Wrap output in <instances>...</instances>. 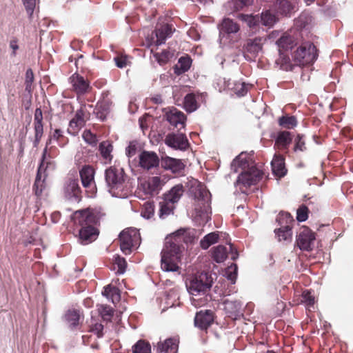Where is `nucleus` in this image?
Instances as JSON below:
<instances>
[{
  "mask_svg": "<svg viewBox=\"0 0 353 353\" xmlns=\"http://www.w3.org/2000/svg\"><path fill=\"white\" fill-rule=\"evenodd\" d=\"M140 241V233L136 228L125 229L119 234L120 248L125 254H130L132 248L139 245Z\"/></svg>",
  "mask_w": 353,
  "mask_h": 353,
  "instance_id": "1a4fd4ad",
  "label": "nucleus"
},
{
  "mask_svg": "<svg viewBox=\"0 0 353 353\" xmlns=\"http://www.w3.org/2000/svg\"><path fill=\"white\" fill-rule=\"evenodd\" d=\"M56 168V163L50 157H46V149L44 150L41 163L38 168L36 179L33 185V192L37 197L41 195L46 188V179Z\"/></svg>",
  "mask_w": 353,
  "mask_h": 353,
  "instance_id": "20e7f679",
  "label": "nucleus"
},
{
  "mask_svg": "<svg viewBox=\"0 0 353 353\" xmlns=\"http://www.w3.org/2000/svg\"><path fill=\"white\" fill-rule=\"evenodd\" d=\"M100 154L105 163H110L112 159V152L113 145L109 141H105L100 143L99 146Z\"/></svg>",
  "mask_w": 353,
  "mask_h": 353,
  "instance_id": "2f4dec72",
  "label": "nucleus"
},
{
  "mask_svg": "<svg viewBox=\"0 0 353 353\" xmlns=\"http://www.w3.org/2000/svg\"><path fill=\"white\" fill-rule=\"evenodd\" d=\"M52 139L55 141L60 147L65 146L69 142L68 138L63 134L61 129H55L50 133L49 141H51Z\"/></svg>",
  "mask_w": 353,
  "mask_h": 353,
  "instance_id": "a19ab883",
  "label": "nucleus"
},
{
  "mask_svg": "<svg viewBox=\"0 0 353 353\" xmlns=\"http://www.w3.org/2000/svg\"><path fill=\"white\" fill-rule=\"evenodd\" d=\"M211 256L216 263H221L228 256H230L232 260L235 261L239 256V253L233 245L230 243L228 245H219L214 247L211 250Z\"/></svg>",
  "mask_w": 353,
  "mask_h": 353,
  "instance_id": "f8f14e48",
  "label": "nucleus"
},
{
  "mask_svg": "<svg viewBox=\"0 0 353 353\" xmlns=\"http://www.w3.org/2000/svg\"><path fill=\"white\" fill-rule=\"evenodd\" d=\"M214 318L215 314L212 310H200L196 313L194 325L200 330L206 331L212 325Z\"/></svg>",
  "mask_w": 353,
  "mask_h": 353,
  "instance_id": "f3484780",
  "label": "nucleus"
},
{
  "mask_svg": "<svg viewBox=\"0 0 353 353\" xmlns=\"http://www.w3.org/2000/svg\"><path fill=\"white\" fill-rule=\"evenodd\" d=\"M248 24L250 28H256L259 26L260 24H261V19H260V15L256 14L254 16H250L247 20Z\"/></svg>",
  "mask_w": 353,
  "mask_h": 353,
  "instance_id": "e2e57ef3",
  "label": "nucleus"
},
{
  "mask_svg": "<svg viewBox=\"0 0 353 353\" xmlns=\"http://www.w3.org/2000/svg\"><path fill=\"white\" fill-rule=\"evenodd\" d=\"M34 81V74L31 69L27 70L26 72V90L28 92V94L26 96V101H23V106L28 109L31 105V92L34 89L33 85Z\"/></svg>",
  "mask_w": 353,
  "mask_h": 353,
  "instance_id": "c85d7f7f",
  "label": "nucleus"
},
{
  "mask_svg": "<svg viewBox=\"0 0 353 353\" xmlns=\"http://www.w3.org/2000/svg\"><path fill=\"white\" fill-rule=\"evenodd\" d=\"M82 137L84 141L90 145H94L98 141L97 136L88 130L83 132Z\"/></svg>",
  "mask_w": 353,
  "mask_h": 353,
  "instance_id": "5fc2aeb1",
  "label": "nucleus"
},
{
  "mask_svg": "<svg viewBox=\"0 0 353 353\" xmlns=\"http://www.w3.org/2000/svg\"><path fill=\"white\" fill-rule=\"evenodd\" d=\"M302 301L304 302L307 307H313L315 303L314 296L309 290H305L302 294Z\"/></svg>",
  "mask_w": 353,
  "mask_h": 353,
  "instance_id": "864d4df0",
  "label": "nucleus"
},
{
  "mask_svg": "<svg viewBox=\"0 0 353 353\" xmlns=\"http://www.w3.org/2000/svg\"><path fill=\"white\" fill-rule=\"evenodd\" d=\"M150 101L155 104H161L163 103L162 97L160 94H157L150 99Z\"/></svg>",
  "mask_w": 353,
  "mask_h": 353,
  "instance_id": "338daca9",
  "label": "nucleus"
},
{
  "mask_svg": "<svg viewBox=\"0 0 353 353\" xmlns=\"http://www.w3.org/2000/svg\"><path fill=\"white\" fill-rule=\"evenodd\" d=\"M65 192L70 196L74 197L76 201H80L81 197V191L77 180H70L65 187Z\"/></svg>",
  "mask_w": 353,
  "mask_h": 353,
  "instance_id": "4c0bfd02",
  "label": "nucleus"
},
{
  "mask_svg": "<svg viewBox=\"0 0 353 353\" xmlns=\"http://www.w3.org/2000/svg\"><path fill=\"white\" fill-rule=\"evenodd\" d=\"M260 19L261 25L268 28L272 27L278 21V17L276 14L272 13L269 10L261 12Z\"/></svg>",
  "mask_w": 353,
  "mask_h": 353,
  "instance_id": "58836bf2",
  "label": "nucleus"
},
{
  "mask_svg": "<svg viewBox=\"0 0 353 353\" xmlns=\"http://www.w3.org/2000/svg\"><path fill=\"white\" fill-rule=\"evenodd\" d=\"M116 65L118 68H125L128 63V57L123 54L117 55L114 58Z\"/></svg>",
  "mask_w": 353,
  "mask_h": 353,
  "instance_id": "bf43d9fd",
  "label": "nucleus"
},
{
  "mask_svg": "<svg viewBox=\"0 0 353 353\" xmlns=\"http://www.w3.org/2000/svg\"><path fill=\"white\" fill-rule=\"evenodd\" d=\"M174 209V204L167 201L164 198L162 201L159 203V216L162 219L168 216L173 212Z\"/></svg>",
  "mask_w": 353,
  "mask_h": 353,
  "instance_id": "c03bdc74",
  "label": "nucleus"
},
{
  "mask_svg": "<svg viewBox=\"0 0 353 353\" xmlns=\"http://www.w3.org/2000/svg\"><path fill=\"white\" fill-rule=\"evenodd\" d=\"M261 39L256 37L254 39H248L244 46V52L250 53L252 56L256 54L261 50Z\"/></svg>",
  "mask_w": 353,
  "mask_h": 353,
  "instance_id": "72a5a7b5",
  "label": "nucleus"
},
{
  "mask_svg": "<svg viewBox=\"0 0 353 353\" xmlns=\"http://www.w3.org/2000/svg\"><path fill=\"white\" fill-rule=\"evenodd\" d=\"M292 141L291 133L288 131H282L279 133L276 139V144L280 148H287Z\"/></svg>",
  "mask_w": 353,
  "mask_h": 353,
  "instance_id": "37998d69",
  "label": "nucleus"
},
{
  "mask_svg": "<svg viewBox=\"0 0 353 353\" xmlns=\"http://www.w3.org/2000/svg\"><path fill=\"white\" fill-rule=\"evenodd\" d=\"M301 34L298 31L285 32L276 41L280 52V59H282V63H287L290 58L284 52L292 49L297 45Z\"/></svg>",
  "mask_w": 353,
  "mask_h": 353,
  "instance_id": "9d476101",
  "label": "nucleus"
},
{
  "mask_svg": "<svg viewBox=\"0 0 353 353\" xmlns=\"http://www.w3.org/2000/svg\"><path fill=\"white\" fill-rule=\"evenodd\" d=\"M218 233L211 232L205 235L200 241V245L203 250L208 249L210 245L216 243L219 240Z\"/></svg>",
  "mask_w": 353,
  "mask_h": 353,
  "instance_id": "a18cd8bd",
  "label": "nucleus"
},
{
  "mask_svg": "<svg viewBox=\"0 0 353 353\" xmlns=\"http://www.w3.org/2000/svg\"><path fill=\"white\" fill-rule=\"evenodd\" d=\"M139 150V144L136 141H130L129 145L127 147L125 150L126 155L128 157H134Z\"/></svg>",
  "mask_w": 353,
  "mask_h": 353,
  "instance_id": "13d9d810",
  "label": "nucleus"
},
{
  "mask_svg": "<svg viewBox=\"0 0 353 353\" xmlns=\"http://www.w3.org/2000/svg\"><path fill=\"white\" fill-rule=\"evenodd\" d=\"M206 97V93H188L183 99V108L188 113H192L199 109V102H205Z\"/></svg>",
  "mask_w": 353,
  "mask_h": 353,
  "instance_id": "dca6fc26",
  "label": "nucleus"
},
{
  "mask_svg": "<svg viewBox=\"0 0 353 353\" xmlns=\"http://www.w3.org/2000/svg\"><path fill=\"white\" fill-rule=\"evenodd\" d=\"M114 265L118 268L117 273L123 274L125 272L127 268V262L124 258L117 256L114 258Z\"/></svg>",
  "mask_w": 353,
  "mask_h": 353,
  "instance_id": "3c124183",
  "label": "nucleus"
},
{
  "mask_svg": "<svg viewBox=\"0 0 353 353\" xmlns=\"http://www.w3.org/2000/svg\"><path fill=\"white\" fill-rule=\"evenodd\" d=\"M273 7L277 14L290 17L296 11L297 3L295 0H276Z\"/></svg>",
  "mask_w": 353,
  "mask_h": 353,
  "instance_id": "a211bd4d",
  "label": "nucleus"
},
{
  "mask_svg": "<svg viewBox=\"0 0 353 353\" xmlns=\"http://www.w3.org/2000/svg\"><path fill=\"white\" fill-rule=\"evenodd\" d=\"M212 284V278L211 274L208 272H201L191 279L188 290L193 296L200 293L205 294L210 289Z\"/></svg>",
  "mask_w": 353,
  "mask_h": 353,
  "instance_id": "9b49d317",
  "label": "nucleus"
},
{
  "mask_svg": "<svg viewBox=\"0 0 353 353\" xmlns=\"http://www.w3.org/2000/svg\"><path fill=\"white\" fill-rule=\"evenodd\" d=\"M303 136L298 134L295 138V144L294 147V152H303L306 150L305 141L303 140Z\"/></svg>",
  "mask_w": 353,
  "mask_h": 353,
  "instance_id": "4d7b16f0",
  "label": "nucleus"
},
{
  "mask_svg": "<svg viewBox=\"0 0 353 353\" xmlns=\"http://www.w3.org/2000/svg\"><path fill=\"white\" fill-rule=\"evenodd\" d=\"M105 181L110 193L117 197L127 194V179L124 170L119 166H111L105 170Z\"/></svg>",
  "mask_w": 353,
  "mask_h": 353,
  "instance_id": "7ed1b4c3",
  "label": "nucleus"
},
{
  "mask_svg": "<svg viewBox=\"0 0 353 353\" xmlns=\"http://www.w3.org/2000/svg\"><path fill=\"white\" fill-rule=\"evenodd\" d=\"M252 0H236L235 8L237 10H241L243 7L250 5Z\"/></svg>",
  "mask_w": 353,
  "mask_h": 353,
  "instance_id": "69168bd1",
  "label": "nucleus"
},
{
  "mask_svg": "<svg viewBox=\"0 0 353 353\" xmlns=\"http://www.w3.org/2000/svg\"><path fill=\"white\" fill-rule=\"evenodd\" d=\"M179 236L167 239L161 251V267L166 272H176L179 270L178 263L181 261V246Z\"/></svg>",
  "mask_w": 353,
  "mask_h": 353,
  "instance_id": "f03ea898",
  "label": "nucleus"
},
{
  "mask_svg": "<svg viewBox=\"0 0 353 353\" xmlns=\"http://www.w3.org/2000/svg\"><path fill=\"white\" fill-rule=\"evenodd\" d=\"M175 28L172 24L166 23H158L155 28V35L157 39L155 41L156 46L164 43L168 38L172 37Z\"/></svg>",
  "mask_w": 353,
  "mask_h": 353,
  "instance_id": "b1692460",
  "label": "nucleus"
},
{
  "mask_svg": "<svg viewBox=\"0 0 353 353\" xmlns=\"http://www.w3.org/2000/svg\"><path fill=\"white\" fill-rule=\"evenodd\" d=\"M176 341L172 339H168L164 342L158 343L157 350L159 352L172 353L176 349Z\"/></svg>",
  "mask_w": 353,
  "mask_h": 353,
  "instance_id": "ea45409f",
  "label": "nucleus"
},
{
  "mask_svg": "<svg viewBox=\"0 0 353 353\" xmlns=\"http://www.w3.org/2000/svg\"><path fill=\"white\" fill-rule=\"evenodd\" d=\"M105 214L99 209H85L77 210L72 216L74 224L79 227L78 240L83 245H87L97 239L99 231L95 227Z\"/></svg>",
  "mask_w": 353,
  "mask_h": 353,
  "instance_id": "f257e3e1",
  "label": "nucleus"
},
{
  "mask_svg": "<svg viewBox=\"0 0 353 353\" xmlns=\"http://www.w3.org/2000/svg\"><path fill=\"white\" fill-rule=\"evenodd\" d=\"M308 211L309 209L307 206L301 205L297 210L296 219L300 222L306 221L308 218Z\"/></svg>",
  "mask_w": 353,
  "mask_h": 353,
  "instance_id": "603ef678",
  "label": "nucleus"
},
{
  "mask_svg": "<svg viewBox=\"0 0 353 353\" xmlns=\"http://www.w3.org/2000/svg\"><path fill=\"white\" fill-rule=\"evenodd\" d=\"M23 5L26 7L27 14L31 17L34 12L36 6V0H25Z\"/></svg>",
  "mask_w": 353,
  "mask_h": 353,
  "instance_id": "680f3d73",
  "label": "nucleus"
},
{
  "mask_svg": "<svg viewBox=\"0 0 353 353\" xmlns=\"http://www.w3.org/2000/svg\"><path fill=\"white\" fill-rule=\"evenodd\" d=\"M276 221L280 225L279 228L274 230L278 241L290 242L292 239L293 218L289 213H281L279 214Z\"/></svg>",
  "mask_w": 353,
  "mask_h": 353,
  "instance_id": "0eeeda50",
  "label": "nucleus"
},
{
  "mask_svg": "<svg viewBox=\"0 0 353 353\" xmlns=\"http://www.w3.org/2000/svg\"><path fill=\"white\" fill-rule=\"evenodd\" d=\"M234 90L238 96L243 97L248 92V85L245 83H237L235 85Z\"/></svg>",
  "mask_w": 353,
  "mask_h": 353,
  "instance_id": "052dcab7",
  "label": "nucleus"
},
{
  "mask_svg": "<svg viewBox=\"0 0 353 353\" xmlns=\"http://www.w3.org/2000/svg\"><path fill=\"white\" fill-rule=\"evenodd\" d=\"M240 30L239 24L234 20L225 18L220 26L221 34H231L237 33Z\"/></svg>",
  "mask_w": 353,
  "mask_h": 353,
  "instance_id": "c756f323",
  "label": "nucleus"
},
{
  "mask_svg": "<svg viewBox=\"0 0 353 353\" xmlns=\"http://www.w3.org/2000/svg\"><path fill=\"white\" fill-rule=\"evenodd\" d=\"M94 172L92 166L89 165H83L80 170L79 174L84 188H94L95 187Z\"/></svg>",
  "mask_w": 353,
  "mask_h": 353,
  "instance_id": "393cba45",
  "label": "nucleus"
},
{
  "mask_svg": "<svg viewBox=\"0 0 353 353\" xmlns=\"http://www.w3.org/2000/svg\"><path fill=\"white\" fill-rule=\"evenodd\" d=\"M167 120L171 125L181 130L185 128L186 116L182 112L174 108L167 114Z\"/></svg>",
  "mask_w": 353,
  "mask_h": 353,
  "instance_id": "a878e982",
  "label": "nucleus"
},
{
  "mask_svg": "<svg viewBox=\"0 0 353 353\" xmlns=\"http://www.w3.org/2000/svg\"><path fill=\"white\" fill-rule=\"evenodd\" d=\"M278 123L283 128L292 129L297 125L298 121L296 117L287 114L279 117Z\"/></svg>",
  "mask_w": 353,
  "mask_h": 353,
  "instance_id": "79ce46f5",
  "label": "nucleus"
},
{
  "mask_svg": "<svg viewBox=\"0 0 353 353\" xmlns=\"http://www.w3.org/2000/svg\"><path fill=\"white\" fill-rule=\"evenodd\" d=\"M102 294L105 296L107 299L111 300V301L114 304H116L117 303L119 302L121 299V294L119 289L111 285H108L104 288V290L102 292Z\"/></svg>",
  "mask_w": 353,
  "mask_h": 353,
  "instance_id": "f704fd0d",
  "label": "nucleus"
},
{
  "mask_svg": "<svg viewBox=\"0 0 353 353\" xmlns=\"http://www.w3.org/2000/svg\"><path fill=\"white\" fill-rule=\"evenodd\" d=\"M70 82L72 85V90L77 95H83L90 92L92 89L89 81L78 73H74L70 77Z\"/></svg>",
  "mask_w": 353,
  "mask_h": 353,
  "instance_id": "aec40b11",
  "label": "nucleus"
},
{
  "mask_svg": "<svg viewBox=\"0 0 353 353\" xmlns=\"http://www.w3.org/2000/svg\"><path fill=\"white\" fill-rule=\"evenodd\" d=\"M225 310L230 316H236L241 310L242 305L239 301L225 300L223 302Z\"/></svg>",
  "mask_w": 353,
  "mask_h": 353,
  "instance_id": "c9c22d12",
  "label": "nucleus"
},
{
  "mask_svg": "<svg viewBox=\"0 0 353 353\" xmlns=\"http://www.w3.org/2000/svg\"><path fill=\"white\" fill-rule=\"evenodd\" d=\"M88 114L89 113L85 109V105H82L77 110L74 117L70 121L67 129L68 133L72 136H77L81 129L85 125Z\"/></svg>",
  "mask_w": 353,
  "mask_h": 353,
  "instance_id": "4468645a",
  "label": "nucleus"
},
{
  "mask_svg": "<svg viewBox=\"0 0 353 353\" xmlns=\"http://www.w3.org/2000/svg\"><path fill=\"white\" fill-rule=\"evenodd\" d=\"M139 166L144 170H150L159 165V158L154 152L143 150L139 154Z\"/></svg>",
  "mask_w": 353,
  "mask_h": 353,
  "instance_id": "412c9836",
  "label": "nucleus"
},
{
  "mask_svg": "<svg viewBox=\"0 0 353 353\" xmlns=\"http://www.w3.org/2000/svg\"><path fill=\"white\" fill-rule=\"evenodd\" d=\"M316 239L315 234L309 228L303 226L300 228L296 235V243L301 250L310 251L314 248Z\"/></svg>",
  "mask_w": 353,
  "mask_h": 353,
  "instance_id": "ddd939ff",
  "label": "nucleus"
},
{
  "mask_svg": "<svg viewBox=\"0 0 353 353\" xmlns=\"http://www.w3.org/2000/svg\"><path fill=\"white\" fill-rule=\"evenodd\" d=\"M34 124L35 131V139L36 141H39L41 138L43 132V114L40 108H38L35 110L34 117Z\"/></svg>",
  "mask_w": 353,
  "mask_h": 353,
  "instance_id": "7c9ffc66",
  "label": "nucleus"
},
{
  "mask_svg": "<svg viewBox=\"0 0 353 353\" xmlns=\"http://www.w3.org/2000/svg\"><path fill=\"white\" fill-rule=\"evenodd\" d=\"M173 55L174 54L169 50H163L161 52L154 54V57L160 65L167 63Z\"/></svg>",
  "mask_w": 353,
  "mask_h": 353,
  "instance_id": "de8ad7c7",
  "label": "nucleus"
},
{
  "mask_svg": "<svg viewBox=\"0 0 353 353\" xmlns=\"http://www.w3.org/2000/svg\"><path fill=\"white\" fill-rule=\"evenodd\" d=\"M154 213V205L153 202H145L141 209V215L147 219L151 218Z\"/></svg>",
  "mask_w": 353,
  "mask_h": 353,
  "instance_id": "8fccbe9b",
  "label": "nucleus"
},
{
  "mask_svg": "<svg viewBox=\"0 0 353 353\" xmlns=\"http://www.w3.org/2000/svg\"><path fill=\"white\" fill-rule=\"evenodd\" d=\"M161 165L163 169L170 170L176 176L183 175L185 168V165L181 159L170 157L162 158Z\"/></svg>",
  "mask_w": 353,
  "mask_h": 353,
  "instance_id": "4be33fe9",
  "label": "nucleus"
},
{
  "mask_svg": "<svg viewBox=\"0 0 353 353\" xmlns=\"http://www.w3.org/2000/svg\"><path fill=\"white\" fill-rule=\"evenodd\" d=\"M133 353H151V345L150 343L145 340H139L132 346Z\"/></svg>",
  "mask_w": 353,
  "mask_h": 353,
  "instance_id": "49530a36",
  "label": "nucleus"
},
{
  "mask_svg": "<svg viewBox=\"0 0 353 353\" xmlns=\"http://www.w3.org/2000/svg\"><path fill=\"white\" fill-rule=\"evenodd\" d=\"M190 192L194 199L195 210L201 216L208 214L210 210V193L202 184L192 187Z\"/></svg>",
  "mask_w": 353,
  "mask_h": 353,
  "instance_id": "39448f33",
  "label": "nucleus"
},
{
  "mask_svg": "<svg viewBox=\"0 0 353 353\" xmlns=\"http://www.w3.org/2000/svg\"><path fill=\"white\" fill-rule=\"evenodd\" d=\"M316 47L312 43H304L294 53L295 61L300 65L313 63L318 57Z\"/></svg>",
  "mask_w": 353,
  "mask_h": 353,
  "instance_id": "6e6552de",
  "label": "nucleus"
},
{
  "mask_svg": "<svg viewBox=\"0 0 353 353\" xmlns=\"http://www.w3.org/2000/svg\"><path fill=\"white\" fill-rule=\"evenodd\" d=\"M192 65V59L190 57H181L179 58L177 64L174 67V73L181 75L189 70Z\"/></svg>",
  "mask_w": 353,
  "mask_h": 353,
  "instance_id": "473e14b6",
  "label": "nucleus"
},
{
  "mask_svg": "<svg viewBox=\"0 0 353 353\" xmlns=\"http://www.w3.org/2000/svg\"><path fill=\"white\" fill-rule=\"evenodd\" d=\"M165 183L159 176H152L141 183V187L145 194L153 196L159 194Z\"/></svg>",
  "mask_w": 353,
  "mask_h": 353,
  "instance_id": "5701e85b",
  "label": "nucleus"
},
{
  "mask_svg": "<svg viewBox=\"0 0 353 353\" xmlns=\"http://www.w3.org/2000/svg\"><path fill=\"white\" fill-rule=\"evenodd\" d=\"M263 176V172L254 166H252L248 170L243 172L236 182L242 193L248 194V188L256 185Z\"/></svg>",
  "mask_w": 353,
  "mask_h": 353,
  "instance_id": "423d86ee",
  "label": "nucleus"
},
{
  "mask_svg": "<svg viewBox=\"0 0 353 353\" xmlns=\"http://www.w3.org/2000/svg\"><path fill=\"white\" fill-rule=\"evenodd\" d=\"M37 241H38L37 239H36L35 238H34L32 236H30L28 241H26V242H23V245H27L28 244L36 245Z\"/></svg>",
  "mask_w": 353,
  "mask_h": 353,
  "instance_id": "774afa93",
  "label": "nucleus"
},
{
  "mask_svg": "<svg viewBox=\"0 0 353 353\" xmlns=\"http://www.w3.org/2000/svg\"><path fill=\"white\" fill-rule=\"evenodd\" d=\"M272 170L274 174L277 177H283L287 173L285 166V159L281 154H275L272 162Z\"/></svg>",
  "mask_w": 353,
  "mask_h": 353,
  "instance_id": "bb28decb",
  "label": "nucleus"
},
{
  "mask_svg": "<svg viewBox=\"0 0 353 353\" xmlns=\"http://www.w3.org/2000/svg\"><path fill=\"white\" fill-rule=\"evenodd\" d=\"M185 192L184 187L182 184H176L173 186L168 192L163 194V198L174 204L177 203Z\"/></svg>",
  "mask_w": 353,
  "mask_h": 353,
  "instance_id": "cd10ccee",
  "label": "nucleus"
},
{
  "mask_svg": "<svg viewBox=\"0 0 353 353\" xmlns=\"http://www.w3.org/2000/svg\"><path fill=\"white\" fill-rule=\"evenodd\" d=\"M167 145L180 150H186L190 147L189 141L185 134L170 133L165 139Z\"/></svg>",
  "mask_w": 353,
  "mask_h": 353,
  "instance_id": "6ab92c4d",
  "label": "nucleus"
},
{
  "mask_svg": "<svg viewBox=\"0 0 353 353\" xmlns=\"http://www.w3.org/2000/svg\"><path fill=\"white\" fill-rule=\"evenodd\" d=\"M103 325L101 323H96L92 324L90 326V331L95 333L98 338H101L103 336Z\"/></svg>",
  "mask_w": 353,
  "mask_h": 353,
  "instance_id": "0e129e2a",
  "label": "nucleus"
},
{
  "mask_svg": "<svg viewBox=\"0 0 353 353\" xmlns=\"http://www.w3.org/2000/svg\"><path fill=\"white\" fill-rule=\"evenodd\" d=\"M226 274L228 279L234 284L236 282L237 276V265L236 264H233V265L230 266L226 270Z\"/></svg>",
  "mask_w": 353,
  "mask_h": 353,
  "instance_id": "6e6d98bb",
  "label": "nucleus"
},
{
  "mask_svg": "<svg viewBox=\"0 0 353 353\" xmlns=\"http://www.w3.org/2000/svg\"><path fill=\"white\" fill-rule=\"evenodd\" d=\"M80 318V312L77 310H69L65 314V320L70 329L79 325Z\"/></svg>",
  "mask_w": 353,
  "mask_h": 353,
  "instance_id": "e433bc0d",
  "label": "nucleus"
},
{
  "mask_svg": "<svg viewBox=\"0 0 353 353\" xmlns=\"http://www.w3.org/2000/svg\"><path fill=\"white\" fill-rule=\"evenodd\" d=\"M112 105V101L110 97V93L108 92H103L101 98L97 102L95 108L94 112L97 117L102 121H105L111 111Z\"/></svg>",
  "mask_w": 353,
  "mask_h": 353,
  "instance_id": "2eb2a0df",
  "label": "nucleus"
},
{
  "mask_svg": "<svg viewBox=\"0 0 353 353\" xmlns=\"http://www.w3.org/2000/svg\"><path fill=\"white\" fill-rule=\"evenodd\" d=\"M99 312L102 319L105 321H111L114 315V310L109 305H101Z\"/></svg>",
  "mask_w": 353,
  "mask_h": 353,
  "instance_id": "09e8293b",
  "label": "nucleus"
}]
</instances>
